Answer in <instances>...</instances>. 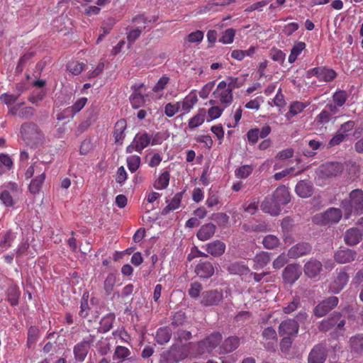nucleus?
Listing matches in <instances>:
<instances>
[{"mask_svg": "<svg viewBox=\"0 0 363 363\" xmlns=\"http://www.w3.org/2000/svg\"><path fill=\"white\" fill-rule=\"evenodd\" d=\"M341 207L345 212V218H350L352 214L360 215L363 212V191L360 189L352 190L349 198L341 202Z\"/></svg>", "mask_w": 363, "mask_h": 363, "instance_id": "f257e3e1", "label": "nucleus"}, {"mask_svg": "<svg viewBox=\"0 0 363 363\" xmlns=\"http://www.w3.org/2000/svg\"><path fill=\"white\" fill-rule=\"evenodd\" d=\"M20 133L23 140L31 147L40 144L43 139V133L33 122L23 123L21 126Z\"/></svg>", "mask_w": 363, "mask_h": 363, "instance_id": "f03ea898", "label": "nucleus"}, {"mask_svg": "<svg viewBox=\"0 0 363 363\" xmlns=\"http://www.w3.org/2000/svg\"><path fill=\"white\" fill-rule=\"evenodd\" d=\"M233 100V94L230 89L227 87V82L221 81L212 94L209 103L211 105L221 104L224 108L229 106Z\"/></svg>", "mask_w": 363, "mask_h": 363, "instance_id": "7ed1b4c3", "label": "nucleus"}, {"mask_svg": "<svg viewBox=\"0 0 363 363\" xmlns=\"http://www.w3.org/2000/svg\"><path fill=\"white\" fill-rule=\"evenodd\" d=\"M342 217V212L338 208H329L321 213L316 214L313 221L321 225L337 223Z\"/></svg>", "mask_w": 363, "mask_h": 363, "instance_id": "20e7f679", "label": "nucleus"}, {"mask_svg": "<svg viewBox=\"0 0 363 363\" xmlns=\"http://www.w3.org/2000/svg\"><path fill=\"white\" fill-rule=\"evenodd\" d=\"M151 141V135L147 132L138 133L135 135L132 143L127 146L126 152L132 153L133 151L138 152L140 153L147 147Z\"/></svg>", "mask_w": 363, "mask_h": 363, "instance_id": "39448f33", "label": "nucleus"}, {"mask_svg": "<svg viewBox=\"0 0 363 363\" xmlns=\"http://www.w3.org/2000/svg\"><path fill=\"white\" fill-rule=\"evenodd\" d=\"M302 274L300 264L293 263L287 264L282 271V279L285 284H294Z\"/></svg>", "mask_w": 363, "mask_h": 363, "instance_id": "423d86ee", "label": "nucleus"}, {"mask_svg": "<svg viewBox=\"0 0 363 363\" xmlns=\"http://www.w3.org/2000/svg\"><path fill=\"white\" fill-rule=\"evenodd\" d=\"M345 324V320L341 318V315L337 313H333L330 317L321 321L319 329L321 331H328L333 328L338 331L342 330Z\"/></svg>", "mask_w": 363, "mask_h": 363, "instance_id": "0eeeda50", "label": "nucleus"}, {"mask_svg": "<svg viewBox=\"0 0 363 363\" xmlns=\"http://www.w3.org/2000/svg\"><path fill=\"white\" fill-rule=\"evenodd\" d=\"M113 360L117 362L112 363H138V358L131 354L128 348L121 345L116 347L113 354Z\"/></svg>", "mask_w": 363, "mask_h": 363, "instance_id": "6e6552de", "label": "nucleus"}, {"mask_svg": "<svg viewBox=\"0 0 363 363\" xmlns=\"http://www.w3.org/2000/svg\"><path fill=\"white\" fill-rule=\"evenodd\" d=\"M94 341V336L89 335L87 338L84 339L83 341L77 344L74 347V354L75 359L77 362H83L89 352V346Z\"/></svg>", "mask_w": 363, "mask_h": 363, "instance_id": "1a4fd4ad", "label": "nucleus"}, {"mask_svg": "<svg viewBox=\"0 0 363 363\" xmlns=\"http://www.w3.org/2000/svg\"><path fill=\"white\" fill-rule=\"evenodd\" d=\"M222 336L219 333H213L208 336L205 340L199 343L200 352L204 353L206 351L211 352L215 349L221 342Z\"/></svg>", "mask_w": 363, "mask_h": 363, "instance_id": "9d476101", "label": "nucleus"}, {"mask_svg": "<svg viewBox=\"0 0 363 363\" xmlns=\"http://www.w3.org/2000/svg\"><path fill=\"white\" fill-rule=\"evenodd\" d=\"M83 296L81 302V310L79 315L82 318H86L90 311L98 312L99 299L96 296Z\"/></svg>", "mask_w": 363, "mask_h": 363, "instance_id": "9b49d317", "label": "nucleus"}, {"mask_svg": "<svg viewBox=\"0 0 363 363\" xmlns=\"http://www.w3.org/2000/svg\"><path fill=\"white\" fill-rule=\"evenodd\" d=\"M327 357V349L323 344L315 345L308 354V363H324Z\"/></svg>", "mask_w": 363, "mask_h": 363, "instance_id": "f8f14e48", "label": "nucleus"}, {"mask_svg": "<svg viewBox=\"0 0 363 363\" xmlns=\"http://www.w3.org/2000/svg\"><path fill=\"white\" fill-rule=\"evenodd\" d=\"M322 269L321 262L315 258H311L303 266L304 274L310 279H315L320 274Z\"/></svg>", "mask_w": 363, "mask_h": 363, "instance_id": "ddd939ff", "label": "nucleus"}, {"mask_svg": "<svg viewBox=\"0 0 363 363\" xmlns=\"http://www.w3.org/2000/svg\"><path fill=\"white\" fill-rule=\"evenodd\" d=\"M311 250L312 246L308 242H299L288 250L287 256L291 259H298L302 256L308 255Z\"/></svg>", "mask_w": 363, "mask_h": 363, "instance_id": "4468645a", "label": "nucleus"}, {"mask_svg": "<svg viewBox=\"0 0 363 363\" xmlns=\"http://www.w3.org/2000/svg\"><path fill=\"white\" fill-rule=\"evenodd\" d=\"M261 210L271 216H277L279 215L281 208L277 203L276 200L272 196H267L260 205Z\"/></svg>", "mask_w": 363, "mask_h": 363, "instance_id": "2eb2a0df", "label": "nucleus"}, {"mask_svg": "<svg viewBox=\"0 0 363 363\" xmlns=\"http://www.w3.org/2000/svg\"><path fill=\"white\" fill-rule=\"evenodd\" d=\"M337 303L338 299L337 296H329L315 307L314 310L315 315L318 317H323L336 306Z\"/></svg>", "mask_w": 363, "mask_h": 363, "instance_id": "dca6fc26", "label": "nucleus"}, {"mask_svg": "<svg viewBox=\"0 0 363 363\" xmlns=\"http://www.w3.org/2000/svg\"><path fill=\"white\" fill-rule=\"evenodd\" d=\"M342 170V164L337 162H327L322 164L320 168L322 176L325 177H336L340 174Z\"/></svg>", "mask_w": 363, "mask_h": 363, "instance_id": "f3484780", "label": "nucleus"}, {"mask_svg": "<svg viewBox=\"0 0 363 363\" xmlns=\"http://www.w3.org/2000/svg\"><path fill=\"white\" fill-rule=\"evenodd\" d=\"M144 86V84H135L132 86L133 92L130 96V102L132 107L135 109L142 107L145 102V96L142 94L141 89Z\"/></svg>", "mask_w": 363, "mask_h": 363, "instance_id": "a211bd4d", "label": "nucleus"}, {"mask_svg": "<svg viewBox=\"0 0 363 363\" xmlns=\"http://www.w3.org/2000/svg\"><path fill=\"white\" fill-rule=\"evenodd\" d=\"M186 355L179 347H172L170 350L162 355L165 363H178L185 359Z\"/></svg>", "mask_w": 363, "mask_h": 363, "instance_id": "6ab92c4d", "label": "nucleus"}, {"mask_svg": "<svg viewBox=\"0 0 363 363\" xmlns=\"http://www.w3.org/2000/svg\"><path fill=\"white\" fill-rule=\"evenodd\" d=\"M348 280L349 275L347 272L344 271L340 272L337 274V278L330 284L328 291L333 294H339L347 284Z\"/></svg>", "mask_w": 363, "mask_h": 363, "instance_id": "aec40b11", "label": "nucleus"}, {"mask_svg": "<svg viewBox=\"0 0 363 363\" xmlns=\"http://www.w3.org/2000/svg\"><path fill=\"white\" fill-rule=\"evenodd\" d=\"M262 335L264 347L267 350H274L277 341L276 330L272 327H268L263 330Z\"/></svg>", "mask_w": 363, "mask_h": 363, "instance_id": "412c9836", "label": "nucleus"}, {"mask_svg": "<svg viewBox=\"0 0 363 363\" xmlns=\"http://www.w3.org/2000/svg\"><path fill=\"white\" fill-rule=\"evenodd\" d=\"M127 128V122L125 119L121 118L114 125L113 135L114 138L115 143L118 145H122L123 140L125 138V130Z\"/></svg>", "mask_w": 363, "mask_h": 363, "instance_id": "4be33fe9", "label": "nucleus"}, {"mask_svg": "<svg viewBox=\"0 0 363 363\" xmlns=\"http://www.w3.org/2000/svg\"><path fill=\"white\" fill-rule=\"evenodd\" d=\"M298 323L292 319L282 321L279 327V333L281 335L291 336L298 333Z\"/></svg>", "mask_w": 363, "mask_h": 363, "instance_id": "5701e85b", "label": "nucleus"}, {"mask_svg": "<svg viewBox=\"0 0 363 363\" xmlns=\"http://www.w3.org/2000/svg\"><path fill=\"white\" fill-rule=\"evenodd\" d=\"M356 257V251L347 248L339 250L334 255L335 260L339 264L351 262L355 259Z\"/></svg>", "mask_w": 363, "mask_h": 363, "instance_id": "b1692460", "label": "nucleus"}, {"mask_svg": "<svg viewBox=\"0 0 363 363\" xmlns=\"http://www.w3.org/2000/svg\"><path fill=\"white\" fill-rule=\"evenodd\" d=\"M272 196L280 208L289 203L291 199L288 189L284 185L278 186Z\"/></svg>", "mask_w": 363, "mask_h": 363, "instance_id": "393cba45", "label": "nucleus"}, {"mask_svg": "<svg viewBox=\"0 0 363 363\" xmlns=\"http://www.w3.org/2000/svg\"><path fill=\"white\" fill-rule=\"evenodd\" d=\"M362 239V232L357 228L348 229L344 235L345 242L347 245L353 246L358 244Z\"/></svg>", "mask_w": 363, "mask_h": 363, "instance_id": "a878e982", "label": "nucleus"}, {"mask_svg": "<svg viewBox=\"0 0 363 363\" xmlns=\"http://www.w3.org/2000/svg\"><path fill=\"white\" fill-rule=\"evenodd\" d=\"M295 191L300 197L308 198L313 193V186L311 182L301 180L296 186Z\"/></svg>", "mask_w": 363, "mask_h": 363, "instance_id": "bb28decb", "label": "nucleus"}, {"mask_svg": "<svg viewBox=\"0 0 363 363\" xmlns=\"http://www.w3.org/2000/svg\"><path fill=\"white\" fill-rule=\"evenodd\" d=\"M196 274L202 278L208 279L214 273V267L210 262H201L195 268Z\"/></svg>", "mask_w": 363, "mask_h": 363, "instance_id": "cd10ccee", "label": "nucleus"}, {"mask_svg": "<svg viewBox=\"0 0 363 363\" xmlns=\"http://www.w3.org/2000/svg\"><path fill=\"white\" fill-rule=\"evenodd\" d=\"M225 244L220 240H215L206 245V251L213 257H220L224 254Z\"/></svg>", "mask_w": 363, "mask_h": 363, "instance_id": "c85d7f7f", "label": "nucleus"}, {"mask_svg": "<svg viewBox=\"0 0 363 363\" xmlns=\"http://www.w3.org/2000/svg\"><path fill=\"white\" fill-rule=\"evenodd\" d=\"M310 102H301L298 101H293L289 108V111L286 113L287 119H291L296 115L302 113L303 110L310 105Z\"/></svg>", "mask_w": 363, "mask_h": 363, "instance_id": "c756f323", "label": "nucleus"}, {"mask_svg": "<svg viewBox=\"0 0 363 363\" xmlns=\"http://www.w3.org/2000/svg\"><path fill=\"white\" fill-rule=\"evenodd\" d=\"M240 340L237 336H230L226 338L220 346L223 353H230L235 350L240 345Z\"/></svg>", "mask_w": 363, "mask_h": 363, "instance_id": "7c9ffc66", "label": "nucleus"}, {"mask_svg": "<svg viewBox=\"0 0 363 363\" xmlns=\"http://www.w3.org/2000/svg\"><path fill=\"white\" fill-rule=\"evenodd\" d=\"M216 232V225L211 223L203 225L197 233V238L201 241L210 239Z\"/></svg>", "mask_w": 363, "mask_h": 363, "instance_id": "2f4dec72", "label": "nucleus"}, {"mask_svg": "<svg viewBox=\"0 0 363 363\" xmlns=\"http://www.w3.org/2000/svg\"><path fill=\"white\" fill-rule=\"evenodd\" d=\"M319 73L318 79L320 82H330L334 80L337 77V72L331 69L326 67H319Z\"/></svg>", "mask_w": 363, "mask_h": 363, "instance_id": "473e14b6", "label": "nucleus"}, {"mask_svg": "<svg viewBox=\"0 0 363 363\" xmlns=\"http://www.w3.org/2000/svg\"><path fill=\"white\" fill-rule=\"evenodd\" d=\"M270 261V254L262 252L257 254L253 258V268L256 270L264 268Z\"/></svg>", "mask_w": 363, "mask_h": 363, "instance_id": "72a5a7b5", "label": "nucleus"}, {"mask_svg": "<svg viewBox=\"0 0 363 363\" xmlns=\"http://www.w3.org/2000/svg\"><path fill=\"white\" fill-rule=\"evenodd\" d=\"M306 45L304 42L296 41L291 49V52L288 57L289 62L291 64L294 63L301 52L306 50Z\"/></svg>", "mask_w": 363, "mask_h": 363, "instance_id": "f704fd0d", "label": "nucleus"}, {"mask_svg": "<svg viewBox=\"0 0 363 363\" xmlns=\"http://www.w3.org/2000/svg\"><path fill=\"white\" fill-rule=\"evenodd\" d=\"M87 101L86 97H81L77 100L72 106L66 108L65 112L67 113L70 117L73 118L76 113L79 112L85 106Z\"/></svg>", "mask_w": 363, "mask_h": 363, "instance_id": "c9c22d12", "label": "nucleus"}, {"mask_svg": "<svg viewBox=\"0 0 363 363\" xmlns=\"http://www.w3.org/2000/svg\"><path fill=\"white\" fill-rule=\"evenodd\" d=\"M228 271L231 274L243 275L247 274L250 272L249 267L241 262H235L231 263L228 267Z\"/></svg>", "mask_w": 363, "mask_h": 363, "instance_id": "e433bc0d", "label": "nucleus"}, {"mask_svg": "<svg viewBox=\"0 0 363 363\" xmlns=\"http://www.w3.org/2000/svg\"><path fill=\"white\" fill-rule=\"evenodd\" d=\"M197 101L198 98L196 94L191 91L184 98V101L181 102L182 109L185 113H189Z\"/></svg>", "mask_w": 363, "mask_h": 363, "instance_id": "4c0bfd02", "label": "nucleus"}, {"mask_svg": "<svg viewBox=\"0 0 363 363\" xmlns=\"http://www.w3.org/2000/svg\"><path fill=\"white\" fill-rule=\"evenodd\" d=\"M45 171L42 172L40 174L36 176L33 179L31 180L29 185V191L33 194H38L45 181Z\"/></svg>", "mask_w": 363, "mask_h": 363, "instance_id": "58836bf2", "label": "nucleus"}, {"mask_svg": "<svg viewBox=\"0 0 363 363\" xmlns=\"http://www.w3.org/2000/svg\"><path fill=\"white\" fill-rule=\"evenodd\" d=\"M184 193L182 191L177 193L172 199L170 202L163 209L162 213L167 214L170 211H174L180 206Z\"/></svg>", "mask_w": 363, "mask_h": 363, "instance_id": "ea45409f", "label": "nucleus"}, {"mask_svg": "<svg viewBox=\"0 0 363 363\" xmlns=\"http://www.w3.org/2000/svg\"><path fill=\"white\" fill-rule=\"evenodd\" d=\"M115 320V315L113 313H108L105 315L100 321L99 330L104 333L109 331Z\"/></svg>", "mask_w": 363, "mask_h": 363, "instance_id": "a19ab883", "label": "nucleus"}, {"mask_svg": "<svg viewBox=\"0 0 363 363\" xmlns=\"http://www.w3.org/2000/svg\"><path fill=\"white\" fill-rule=\"evenodd\" d=\"M172 336L171 330L167 328H160L156 333V341L158 344L163 345L169 341Z\"/></svg>", "mask_w": 363, "mask_h": 363, "instance_id": "79ce46f5", "label": "nucleus"}, {"mask_svg": "<svg viewBox=\"0 0 363 363\" xmlns=\"http://www.w3.org/2000/svg\"><path fill=\"white\" fill-rule=\"evenodd\" d=\"M170 174L168 171L162 172L154 183V187L158 190L166 189L169 183Z\"/></svg>", "mask_w": 363, "mask_h": 363, "instance_id": "37998d69", "label": "nucleus"}, {"mask_svg": "<svg viewBox=\"0 0 363 363\" xmlns=\"http://www.w3.org/2000/svg\"><path fill=\"white\" fill-rule=\"evenodd\" d=\"M263 246L269 250H274L280 245L279 239L274 235H267L262 240Z\"/></svg>", "mask_w": 363, "mask_h": 363, "instance_id": "c03bdc74", "label": "nucleus"}, {"mask_svg": "<svg viewBox=\"0 0 363 363\" xmlns=\"http://www.w3.org/2000/svg\"><path fill=\"white\" fill-rule=\"evenodd\" d=\"M350 344L352 350L355 352H361L363 351V335H358L352 337L350 340Z\"/></svg>", "mask_w": 363, "mask_h": 363, "instance_id": "a18cd8bd", "label": "nucleus"}, {"mask_svg": "<svg viewBox=\"0 0 363 363\" xmlns=\"http://www.w3.org/2000/svg\"><path fill=\"white\" fill-rule=\"evenodd\" d=\"M348 94L345 90L336 91L333 95V101L338 107H342L346 102Z\"/></svg>", "mask_w": 363, "mask_h": 363, "instance_id": "49530a36", "label": "nucleus"}, {"mask_svg": "<svg viewBox=\"0 0 363 363\" xmlns=\"http://www.w3.org/2000/svg\"><path fill=\"white\" fill-rule=\"evenodd\" d=\"M35 55V52L33 50H29V51L26 52L23 55H22L20 57V59L18 60V63L16 66V71L21 72L23 69L24 66Z\"/></svg>", "mask_w": 363, "mask_h": 363, "instance_id": "de8ad7c7", "label": "nucleus"}, {"mask_svg": "<svg viewBox=\"0 0 363 363\" xmlns=\"http://www.w3.org/2000/svg\"><path fill=\"white\" fill-rule=\"evenodd\" d=\"M86 67V65L84 62H72L67 65V69L74 75H78L82 73Z\"/></svg>", "mask_w": 363, "mask_h": 363, "instance_id": "09e8293b", "label": "nucleus"}, {"mask_svg": "<svg viewBox=\"0 0 363 363\" xmlns=\"http://www.w3.org/2000/svg\"><path fill=\"white\" fill-rule=\"evenodd\" d=\"M128 169L132 172H136L140 165V157L138 155H130L126 160Z\"/></svg>", "mask_w": 363, "mask_h": 363, "instance_id": "8fccbe9b", "label": "nucleus"}, {"mask_svg": "<svg viewBox=\"0 0 363 363\" xmlns=\"http://www.w3.org/2000/svg\"><path fill=\"white\" fill-rule=\"evenodd\" d=\"M253 171V167L249 164H245L240 167L235 171V174L237 178L245 179L248 177Z\"/></svg>", "mask_w": 363, "mask_h": 363, "instance_id": "3c124183", "label": "nucleus"}, {"mask_svg": "<svg viewBox=\"0 0 363 363\" xmlns=\"http://www.w3.org/2000/svg\"><path fill=\"white\" fill-rule=\"evenodd\" d=\"M13 166V161L11 158L4 154L0 155V175L5 172L6 170L10 169Z\"/></svg>", "mask_w": 363, "mask_h": 363, "instance_id": "603ef678", "label": "nucleus"}, {"mask_svg": "<svg viewBox=\"0 0 363 363\" xmlns=\"http://www.w3.org/2000/svg\"><path fill=\"white\" fill-rule=\"evenodd\" d=\"M235 30L233 28H228L223 32L219 42L223 44H230L233 42L235 35Z\"/></svg>", "mask_w": 363, "mask_h": 363, "instance_id": "864d4df0", "label": "nucleus"}, {"mask_svg": "<svg viewBox=\"0 0 363 363\" xmlns=\"http://www.w3.org/2000/svg\"><path fill=\"white\" fill-rule=\"evenodd\" d=\"M205 120V113H199L189 119L188 126L190 129H194L201 125Z\"/></svg>", "mask_w": 363, "mask_h": 363, "instance_id": "5fc2aeb1", "label": "nucleus"}, {"mask_svg": "<svg viewBox=\"0 0 363 363\" xmlns=\"http://www.w3.org/2000/svg\"><path fill=\"white\" fill-rule=\"evenodd\" d=\"M272 0H262L252 4L245 9V12L251 13L254 11H262L263 7L268 5Z\"/></svg>", "mask_w": 363, "mask_h": 363, "instance_id": "6e6d98bb", "label": "nucleus"}, {"mask_svg": "<svg viewBox=\"0 0 363 363\" xmlns=\"http://www.w3.org/2000/svg\"><path fill=\"white\" fill-rule=\"evenodd\" d=\"M269 57L272 60L283 64L286 58V54L281 50L272 48L269 52Z\"/></svg>", "mask_w": 363, "mask_h": 363, "instance_id": "4d7b16f0", "label": "nucleus"}, {"mask_svg": "<svg viewBox=\"0 0 363 363\" xmlns=\"http://www.w3.org/2000/svg\"><path fill=\"white\" fill-rule=\"evenodd\" d=\"M181 102L168 103L164 106V113L167 117L174 116L180 109Z\"/></svg>", "mask_w": 363, "mask_h": 363, "instance_id": "13d9d810", "label": "nucleus"}, {"mask_svg": "<svg viewBox=\"0 0 363 363\" xmlns=\"http://www.w3.org/2000/svg\"><path fill=\"white\" fill-rule=\"evenodd\" d=\"M259 206V200L257 198L252 199L249 203H245L243 205L244 211L250 215H254Z\"/></svg>", "mask_w": 363, "mask_h": 363, "instance_id": "bf43d9fd", "label": "nucleus"}, {"mask_svg": "<svg viewBox=\"0 0 363 363\" xmlns=\"http://www.w3.org/2000/svg\"><path fill=\"white\" fill-rule=\"evenodd\" d=\"M259 129L257 128L250 129L247 134V138L249 143L252 145L256 144L259 140Z\"/></svg>", "mask_w": 363, "mask_h": 363, "instance_id": "052dcab7", "label": "nucleus"}, {"mask_svg": "<svg viewBox=\"0 0 363 363\" xmlns=\"http://www.w3.org/2000/svg\"><path fill=\"white\" fill-rule=\"evenodd\" d=\"M289 258L287 255L281 253L274 260L272 263L273 267L276 269H281L288 262Z\"/></svg>", "mask_w": 363, "mask_h": 363, "instance_id": "680f3d73", "label": "nucleus"}, {"mask_svg": "<svg viewBox=\"0 0 363 363\" xmlns=\"http://www.w3.org/2000/svg\"><path fill=\"white\" fill-rule=\"evenodd\" d=\"M45 96V91L44 90L33 91L28 100L33 104L38 105V104L43 101Z\"/></svg>", "mask_w": 363, "mask_h": 363, "instance_id": "e2e57ef3", "label": "nucleus"}, {"mask_svg": "<svg viewBox=\"0 0 363 363\" xmlns=\"http://www.w3.org/2000/svg\"><path fill=\"white\" fill-rule=\"evenodd\" d=\"M18 97L19 95L4 93L0 96V100L6 105L11 106L17 101Z\"/></svg>", "mask_w": 363, "mask_h": 363, "instance_id": "0e129e2a", "label": "nucleus"}, {"mask_svg": "<svg viewBox=\"0 0 363 363\" xmlns=\"http://www.w3.org/2000/svg\"><path fill=\"white\" fill-rule=\"evenodd\" d=\"M203 32L201 30H196L194 32H191L187 35V40L189 43H200L203 39Z\"/></svg>", "mask_w": 363, "mask_h": 363, "instance_id": "69168bd1", "label": "nucleus"}, {"mask_svg": "<svg viewBox=\"0 0 363 363\" xmlns=\"http://www.w3.org/2000/svg\"><path fill=\"white\" fill-rule=\"evenodd\" d=\"M0 199L6 206L11 207L14 204L13 197L7 190H4L0 194Z\"/></svg>", "mask_w": 363, "mask_h": 363, "instance_id": "338daca9", "label": "nucleus"}, {"mask_svg": "<svg viewBox=\"0 0 363 363\" xmlns=\"http://www.w3.org/2000/svg\"><path fill=\"white\" fill-rule=\"evenodd\" d=\"M186 317L184 312L179 311L175 313L172 316L171 325L177 327L182 325L185 321Z\"/></svg>", "mask_w": 363, "mask_h": 363, "instance_id": "774afa93", "label": "nucleus"}]
</instances>
